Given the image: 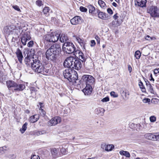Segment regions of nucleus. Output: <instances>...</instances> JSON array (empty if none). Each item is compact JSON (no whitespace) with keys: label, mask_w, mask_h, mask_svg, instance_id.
<instances>
[{"label":"nucleus","mask_w":159,"mask_h":159,"mask_svg":"<svg viewBox=\"0 0 159 159\" xmlns=\"http://www.w3.org/2000/svg\"><path fill=\"white\" fill-rule=\"evenodd\" d=\"M61 50L60 45L58 44H54L51 46L47 50L46 52V57L49 60L54 61L56 58V55Z\"/></svg>","instance_id":"f257e3e1"},{"label":"nucleus","mask_w":159,"mask_h":159,"mask_svg":"<svg viewBox=\"0 0 159 159\" xmlns=\"http://www.w3.org/2000/svg\"><path fill=\"white\" fill-rule=\"evenodd\" d=\"M33 62H31V67L35 72L38 73L45 75L49 72V70L45 69L44 66L38 59L31 58Z\"/></svg>","instance_id":"f03ea898"},{"label":"nucleus","mask_w":159,"mask_h":159,"mask_svg":"<svg viewBox=\"0 0 159 159\" xmlns=\"http://www.w3.org/2000/svg\"><path fill=\"white\" fill-rule=\"evenodd\" d=\"M63 75L66 79L73 83H76V81L78 80L77 72L75 70L72 71L71 69H66L63 72Z\"/></svg>","instance_id":"7ed1b4c3"},{"label":"nucleus","mask_w":159,"mask_h":159,"mask_svg":"<svg viewBox=\"0 0 159 159\" xmlns=\"http://www.w3.org/2000/svg\"><path fill=\"white\" fill-rule=\"evenodd\" d=\"M62 49L66 53L71 54L75 53L76 51V48L73 44L69 42H65L62 46Z\"/></svg>","instance_id":"20e7f679"},{"label":"nucleus","mask_w":159,"mask_h":159,"mask_svg":"<svg viewBox=\"0 0 159 159\" xmlns=\"http://www.w3.org/2000/svg\"><path fill=\"white\" fill-rule=\"evenodd\" d=\"M60 34L56 32H53L45 36V40L49 42H55L58 40Z\"/></svg>","instance_id":"39448f33"},{"label":"nucleus","mask_w":159,"mask_h":159,"mask_svg":"<svg viewBox=\"0 0 159 159\" xmlns=\"http://www.w3.org/2000/svg\"><path fill=\"white\" fill-rule=\"evenodd\" d=\"M147 12L150 14L152 17H159V10L155 6H151L147 9Z\"/></svg>","instance_id":"423d86ee"},{"label":"nucleus","mask_w":159,"mask_h":159,"mask_svg":"<svg viewBox=\"0 0 159 159\" xmlns=\"http://www.w3.org/2000/svg\"><path fill=\"white\" fill-rule=\"evenodd\" d=\"M75 58L73 57H69L65 60L63 65L65 67L72 69Z\"/></svg>","instance_id":"0eeeda50"},{"label":"nucleus","mask_w":159,"mask_h":159,"mask_svg":"<svg viewBox=\"0 0 159 159\" xmlns=\"http://www.w3.org/2000/svg\"><path fill=\"white\" fill-rule=\"evenodd\" d=\"M82 79L86 85H91L94 82V78L92 76L89 75H84L82 76Z\"/></svg>","instance_id":"6e6552de"},{"label":"nucleus","mask_w":159,"mask_h":159,"mask_svg":"<svg viewBox=\"0 0 159 159\" xmlns=\"http://www.w3.org/2000/svg\"><path fill=\"white\" fill-rule=\"evenodd\" d=\"M61 121V118L59 116H56L52 118L48 122V125L49 126H54L60 123Z\"/></svg>","instance_id":"1a4fd4ad"},{"label":"nucleus","mask_w":159,"mask_h":159,"mask_svg":"<svg viewBox=\"0 0 159 159\" xmlns=\"http://www.w3.org/2000/svg\"><path fill=\"white\" fill-rule=\"evenodd\" d=\"M74 54L82 61L84 62L85 61L86 58L85 57L84 53L80 51L77 50L76 51H75Z\"/></svg>","instance_id":"9d476101"},{"label":"nucleus","mask_w":159,"mask_h":159,"mask_svg":"<svg viewBox=\"0 0 159 159\" xmlns=\"http://www.w3.org/2000/svg\"><path fill=\"white\" fill-rule=\"evenodd\" d=\"M93 89L91 85H86L85 88L82 90L83 92L85 95H90L92 93Z\"/></svg>","instance_id":"9b49d317"},{"label":"nucleus","mask_w":159,"mask_h":159,"mask_svg":"<svg viewBox=\"0 0 159 159\" xmlns=\"http://www.w3.org/2000/svg\"><path fill=\"white\" fill-rule=\"evenodd\" d=\"M147 0H135L134 5L136 7H143L146 6Z\"/></svg>","instance_id":"f8f14e48"},{"label":"nucleus","mask_w":159,"mask_h":159,"mask_svg":"<svg viewBox=\"0 0 159 159\" xmlns=\"http://www.w3.org/2000/svg\"><path fill=\"white\" fill-rule=\"evenodd\" d=\"M82 20L80 17L76 16L70 20V22L73 25H77L81 23L82 22Z\"/></svg>","instance_id":"ddd939ff"},{"label":"nucleus","mask_w":159,"mask_h":159,"mask_svg":"<svg viewBox=\"0 0 159 159\" xmlns=\"http://www.w3.org/2000/svg\"><path fill=\"white\" fill-rule=\"evenodd\" d=\"M82 66L81 63L80 61L78 60L75 59L74 63L73 69H75L77 70H80Z\"/></svg>","instance_id":"4468645a"},{"label":"nucleus","mask_w":159,"mask_h":159,"mask_svg":"<svg viewBox=\"0 0 159 159\" xmlns=\"http://www.w3.org/2000/svg\"><path fill=\"white\" fill-rule=\"evenodd\" d=\"M31 37L30 35L25 34L23 35L21 38V42L23 45L26 44V42L28 40H30Z\"/></svg>","instance_id":"2eb2a0df"},{"label":"nucleus","mask_w":159,"mask_h":159,"mask_svg":"<svg viewBox=\"0 0 159 159\" xmlns=\"http://www.w3.org/2000/svg\"><path fill=\"white\" fill-rule=\"evenodd\" d=\"M16 56L19 61L20 63H22V60L23 58L21 51L19 48H17L16 52Z\"/></svg>","instance_id":"dca6fc26"},{"label":"nucleus","mask_w":159,"mask_h":159,"mask_svg":"<svg viewBox=\"0 0 159 159\" xmlns=\"http://www.w3.org/2000/svg\"><path fill=\"white\" fill-rule=\"evenodd\" d=\"M6 85L8 89L13 88L14 89L16 83L12 80H9L6 82Z\"/></svg>","instance_id":"f3484780"},{"label":"nucleus","mask_w":159,"mask_h":159,"mask_svg":"<svg viewBox=\"0 0 159 159\" xmlns=\"http://www.w3.org/2000/svg\"><path fill=\"white\" fill-rule=\"evenodd\" d=\"M39 118V115H35L30 117L29 121L31 123H35L38 121Z\"/></svg>","instance_id":"a211bd4d"},{"label":"nucleus","mask_w":159,"mask_h":159,"mask_svg":"<svg viewBox=\"0 0 159 159\" xmlns=\"http://www.w3.org/2000/svg\"><path fill=\"white\" fill-rule=\"evenodd\" d=\"M99 18L102 20H107L108 18V15L100 11L98 14Z\"/></svg>","instance_id":"6ab92c4d"},{"label":"nucleus","mask_w":159,"mask_h":159,"mask_svg":"<svg viewBox=\"0 0 159 159\" xmlns=\"http://www.w3.org/2000/svg\"><path fill=\"white\" fill-rule=\"evenodd\" d=\"M144 137L145 138L149 139L152 140V141H154L155 139H154L155 135L152 133H147L145 134Z\"/></svg>","instance_id":"aec40b11"},{"label":"nucleus","mask_w":159,"mask_h":159,"mask_svg":"<svg viewBox=\"0 0 159 159\" xmlns=\"http://www.w3.org/2000/svg\"><path fill=\"white\" fill-rule=\"evenodd\" d=\"M120 23L118 20H113L109 24L110 27L111 28H114L120 25Z\"/></svg>","instance_id":"412c9836"},{"label":"nucleus","mask_w":159,"mask_h":159,"mask_svg":"<svg viewBox=\"0 0 159 159\" xmlns=\"http://www.w3.org/2000/svg\"><path fill=\"white\" fill-rule=\"evenodd\" d=\"M73 37L75 39L76 41L81 46H84V40L81 39L79 36L74 35L73 36Z\"/></svg>","instance_id":"4be33fe9"},{"label":"nucleus","mask_w":159,"mask_h":159,"mask_svg":"<svg viewBox=\"0 0 159 159\" xmlns=\"http://www.w3.org/2000/svg\"><path fill=\"white\" fill-rule=\"evenodd\" d=\"M25 88L24 85L22 84H17L16 83V85H15L14 90H15L20 91L23 90Z\"/></svg>","instance_id":"5701e85b"},{"label":"nucleus","mask_w":159,"mask_h":159,"mask_svg":"<svg viewBox=\"0 0 159 159\" xmlns=\"http://www.w3.org/2000/svg\"><path fill=\"white\" fill-rule=\"evenodd\" d=\"M68 38L66 35L62 34L60 37L59 40L61 43H64L68 40Z\"/></svg>","instance_id":"b1692460"},{"label":"nucleus","mask_w":159,"mask_h":159,"mask_svg":"<svg viewBox=\"0 0 159 159\" xmlns=\"http://www.w3.org/2000/svg\"><path fill=\"white\" fill-rule=\"evenodd\" d=\"M95 111L96 114L100 116H102L103 114L105 111L103 108L99 107L96 108Z\"/></svg>","instance_id":"393cba45"},{"label":"nucleus","mask_w":159,"mask_h":159,"mask_svg":"<svg viewBox=\"0 0 159 159\" xmlns=\"http://www.w3.org/2000/svg\"><path fill=\"white\" fill-rule=\"evenodd\" d=\"M58 150L55 148L52 149L51 150V154L54 158H55L58 156Z\"/></svg>","instance_id":"a878e982"},{"label":"nucleus","mask_w":159,"mask_h":159,"mask_svg":"<svg viewBox=\"0 0 159 159\" xmlns=\"http://www.w3.org/2000/svg\"><path fill=\"white\" fill-rule=\"evenodd\" d=\"M120 154L122 155L125 156L127 157H129L130 156V154L128 152L124 151L123 150L120 151Z\"/></svg>","instance_id":"bb28decb"},{"label":"nucleus","mask_w":159,"mask_h":159,"mask_svg":"<svg viewBox=\"0 0 159 159\" xmlns=\"http://www.w3.org/2000/svg\"><path fill=\"white\" fill-rule=\"evenodd\" d=\"M105 146V150L108 151H111L114 147L112 144H108Z\"/></svg>","instance_id":"cd10ccee"},{"label":"nucleus","mask_w":159,"mask_h":159,"mask_svg":"<svg viewBox=\"0 0 159 159\" xmlns=\"http://www.w3.org/2000/svg\"><path fill=\"white\" fill-rule=\"evenodd\" d=\"M31 61V57L28 56L25 58L24 60V61L25 64L27 66H30Z\"/></svg>","instance_id":"c85d7f7f"},{"label":"nucleus","mask_w":159,"mask_h":159,"mask_svg":"<svg viewBox=\"0 0 159 159\" xmlns=\"http://www.w3.org/2000/svg\"><path fill=\"white\" fill-rule=\"evenodd\" d=\"M46 133V132L43 130L41 131H34L33 132V134L34 135L39 136L40 135L45 134Z\"/></svg>","instance_id":"c756f323"},{"label":"nucleus","mask_w":159,"mask_h":159,"mask_svg":"<svg viewBox=\"0 0 159 159\" xmlns=\"http://www.w3.org/2000/svg\"><path fill=\"white\" fill-rule=\"evenodd\" d=\"M28 125V123L27 122H25L21 128L20 129V131L22 134H23L25 132V131L27 129V126Z\"/></svg>","instance_id":"7c9ffc66"},{"label":"nucleus","mask_w":159,"mask_h":159,"mask_svg":"<svg viewBox=\"0 0 159 159\" xmlns=\"http://www.w3.org/2000/svg\"><path fill=\"white\" fill-rule=\"evenodd\" d=\"M7 147L6 146H4L1 147H0V153L3 154L7 150Z\"/></svg>","instance_id":"2f4dec72"},{"label":"nucleus","mask_w":159,"mask_h":159,"mask_svg":"<svg viewBox=\"0 0 159 159\" xmlns=\"http://www.w3.org/2000/svg\"><path fill=\"white\" fill-rule=\"evenodd\" d=\"M139 86L140 88L141 89V90L143 92H145V87L143 85V84L142 82L141 81L139 82Z\"/></svg>","instance_id":"473e14b6"},{"label":"nucleus","mask_w":159,"mask_h":159,"mask_svg":"<svg viewBox=\"0 0 159 159\" xmlns=\"http://www.w3.org/2000/svg\"><path fill=\"white\" fill-rule=\"evenodd\" d=\"M49 11V9L48 7H45L43 10V12L44 13V14L46 16H48V12Z\"/></svg>","instance_id":"72a5a7b5"},{"label":"nucleus","mask_w":159,"mask_h":159,"mask_svg":"<svg viewBox=\"0 0 159 159\" xmlns=\"http://www.w3.org/2000/svg\"><path fill=\"white\" fill-rule=\"evenodd\" d=\"M141 53L140 51L138 50L135 52V57L137 59L140 58L141 56Z\"/></svg>","instance_id":"f704fd0d"},{"label":"nucleus","mask_w":159,"mask_h":159,"mask_svg":"<svg viewBox=\"0 0 159 159\" xmlns=\"http://www.w3.org/2000/svg\"><path fill=\"white\" fill-rule=\"evenodd\" d=\"M30 89L32 95H34L36 94V90L34 87H31L30 88Z\"/></svg>","instance_id":"c9c22d12"},{"label":"nucleus","mask_w":159,"mask_h":159,"mask_svg":"<svg viewBox=\"0 0 159 159\" xmlns=\"http://www.w3.org/2000/svg\"><path fill=\"white\" fill-rule=\"evenodd\" d=\"M60 151L61 153L63 154H67V151L66 148H64L62 147L60 148Z\"/></svg>","instance_id":"e433bc0d"},{"label":"nucleus","mask_w":159,"mask_h":159,"mask_svg":"<svg viewBox=\"0 0 159 159\" xmlns=\"http://www.w3.org/2000/svg\"><path fill=\"white\" fill-rule=\"evenodd\" d=\"M98 4L101 7H105L106 4L102 0H99Z\"/></svg>","instance_id":"4c0bfd02"},{"label":"nucleus","mask_w":159,"mask_h":159,"mask_svg":"<svg viewBox=\"0 0 159 159\" xmlns=\"http://www.w3.org/2000/svg\"><path fill=\"white\" fill-rule=\"evenodd\" d=\"M89 12L90 13H93L95 11V8L93 6L90 5L89 6Z\"/></svg>","instance_id":"58836bf2"},{"label":"nucleus","mask_w":159,"mask_h":159,"mask_svg":"<svg viewBox=\"0 0 159 159\" xmlns=\"http://www.w3.org/2000/svg\"><path fill=\"white\" fill-rule=\"evenodd\" d=\"M149 49H145L143 50V53H144V55L147 56L150 54L149 52Z\"/></svg>","instance_id":"ea45409f"},{"label":"nucleus","mask_w":159,"mask_h":159,"mask_svg":"<svg viewBox=\"0 0 159 159\" xmlns=\"http://www.w3.org/2000/svg\"><path fill=\"white\" fill-rule=\"evenodd\" d=\"M148 88L149 91L152 93H154V91L153 89V87L151 85H148V86L147 87Z\"/></svg>","instance_id":"a19ab883"},{"label":"nucleus","mask_w":159,"mask_h":159,"mask_svg":"<svg viewBox=\"0 0 159 159\" xmlns=\"http://www.w3.org/2000/svg\"><path fill=\"white\" fill-rule=\"evenodd\" d=\"M36 4L38 6L40 7L43 5V3L41 0H38L36 2Z\"/></svg>","instance_id":"79ce46f5"},{"label":"nucleus","mask_w":159,"mask_h":159,"mask_svg":"<svg viewBox=\"0 0 159 159\" xmlns=\"http://www.w3.org/2000/svg\"><path fill=\"white\" fill-rule=\"evenodd\" d=\"M110 95L111 96H112L114 98H116L118 96V94L114 91L111 92L110 93Z\"/></svg>","instance_id":"37998d69"},{"label":"nucleus","mask_w":159,"mask_h":159,"mask_svg":"<svg viewBox=\"0 0 159 159\" xmlns=\"http://www.w3.org/2000/svg\"><path fill=\"white\" fill-rule=\"evenodd\" d=\"M143 102L145 103H149L150 102V99L148 98H145L143 100Z\"/></svg>","instance_id":"c03bdc74"},{"label":"nucleus","mask_w":159,"mask_h":159,"mask_svg":"<svg viewBox=\"0 0 159 159\" xmlns=\"http://www.w3.org/2000/svg\"><path fill=\"white\" fill-rule=\"evenodd\" d=\"M80 10L81 11L86 12L87 11V9L84 7L81 6L80 7Z\"/></svg>","instance_id":"a18cd8bd"},{"label":"nucleus","mask_w":159,"mask_h":159,"mask_svg":"<svg viewBox=\"0 0 159 159\" xmlns=\"http://www.w3.org/2000/svg\"><path fill=\"white\" fill-rule=\"evenodd\" d=\"M145 39L148 40H153V38L150 37L149 35H147L145 37ZM154 39H155V38H154Z\"/></svg>","instance_id":"49530a36"},{"label":"nucleus","mask_w":159,"mask_h":159,"mask_svg":"<svg viewBox=\"0 0 159 159\" xmlns=\"http://www.w3.org/2000/svg\"><path fill=\"white\" fill-rule=\"evenodd\" d=\"M150 120L151 122H154L156 121V118L153 116H151L150 117Z\"/></svg>","instance_id":"de8ad7c7"},{"label":"nucleus","mask_w":159,"mask_h":159,"mask_svg":"<svg viewBox=\"0 0 159 159\" xmlns=\"http://www.w3.org/2000/svg\"><path fill=\"white\" fill-rule=\"evenodd\" d=\"M34 44V42L32 41H30L27 44V46L28 47H30L33 46Z\"/></svg>","instance_id":"09e8293b"},{"label":"nucleus","mask_w":159,"mask_h":159,"mask_svg":"<svg viewBox=\"0 0 159 159\" xmlns=\"http://www.w3.org/2000/svg\"><path fill=\"white\" fill-rule=\"evenodd\" d=\"M109 98L108 97H106L103 98L102 99V102H107L108 101H109Z\"/></svg>","instance_id":"8fccbe9b"},{"label":"nucleus","mask_w":159,"mask_h":159,"mask_svg":"<svg viewBox=\"0 0 159 159\" xmlns=\"http://www.w3.org/2000/svg\"><path fill=\"white\" fill-rule=\"evenodd\" d=\"M31 159H40V158L38 156L34 155L32 156Z\"/></svg>","instance_id":"3c124183"},{"label":"nucleus","mask_w":159,"mask_h":159,"mask_svg":"<svg viewBox=\"0 0 159 159\" xmlns=\"http://www.w3.org/2000/svg\"><path fill=\"white\" fill-rule=\"evenodd\" d=\"M96 44L94 40H92L91 41L90 46L92 47L94 46Z\"/></svg>","instance_id":"603ef678"},{"label":"nucleus","mask_w":159,"mask_h":159,"mask_svg":"<svg viewBox=\"0 0 159 159\" xmlns=\"http://www.w3.org/2000/svg\"><path fill=\"white\" fill-rule=\"evenodd\" d=\"M12 7L18 11H20V9L19 8V7L17 6H13Z\"/></svg>","instance_id":"864d4df0"},{"label":"nucleus","mask_w":159,"mask_h":159,"mask_svg":"<svg viewBox=\"0 0 159 159\" xmlns=\"http://www.w3.org/2000/svg\"><path fill=\"white\" fill-rule=\"evenodd\" d=\"M154 139H155L154 140V141H159V134L155 135Z\"/></svg>","instance_id":"5fc2aeb1"},{"label":"nucleus","mask_w":159,"mask_h":159,"mask_svg":"<svg viewBox=\"0 0 159 159\" xmlns=\"http://www.w3.org/2000/svg\"><path fill=\"white\" fill-rule=\"evenodd\" d=\"M95 39H96L97 43H100V39L98 35H96L95 37Z\"/></svg>","instance_id":"6e6d98bb"},{"label":"nucleus","mask_w":159,"mask_h":159,"mask_svg":"<svg viewBox=\"0 0 159 159\" xmlns=\"http://www.w3.org/2000/svg\"><path fill=\"white\" fill-rule=\"evenodd\" d=\"M107 11L108 13L110 14H112L113 13V11L110 8H108L107 9Z\"/></svg>","instance_id":"4d7b16f0"},{"label":"nucleus","mask_w":159,"mask_h":159,"mask_svg":"<svg viewBox=\"0 0 159 159\" xmlns=\"http://www.w3.org/2000/svg\"><path fill=\"white\" fill-rule=\"evenodd\" d=\"M154 74H156L159 73V68L158 69H155L154 70Z\"/></svg>","instance_id":"13d9d810"},{"label":"nucleus","mask_w":159,"mask_h":159,"mask_svg":"<svg viewBox=\"0 0 159 159\" xmlns=\"http://www.w3.org/2000/svg\"><path fill=\"white\" fill-rule=\"evenodd\" d=\"M9 27L6 26L4 28V30L6 32V33L7 34L9 32V31H8V30L9 29Z\"/></svg>","instance_id":"bf43d9fd"},{"label":"nucleus","mask_w":159,"mask_h":159,"mask_svg":"<svg viewBox=\"0 0 159 159\" xmlns=\"http://www.w3.org/2000/svg\"><path fill=\"white\" fill-rule=\"evenodd\" d=\"M118 16H117V14L116 13L115 15H114L113 16V18L114 19H115V20H117L118 18Z\"/></svg>","instance_id":"052dcab7"},{"label":"nucleus","mask_w":159,"mask_h":159,"mask_svg":"<svg viewBox=\"0 0 159 159\" xmlns=\"http://www.w3.org/2000/svg\"><path fill=\"white\" fill-rule=\"evenodd\" d=\"M128 66V70L129 72V73H130L132 71V67L130 66V65H129Z\"/></svg>","instance_id":"680f3d73"},{"label":"nucleus","mask_w":159,"mask_h":159,"mask_svg":"<svg viewBox=\"0 0 159 159\" xmlns=\"http://www.w3.org/2000/svg\"><path fill=\"white\" fill-rule=\"evenodd\" d=\"M145 82L147 87L148 86V85H151V84H150V82L148 80L145 81Z\"/></svg>","instance_id":"e2e57ef3"},{"label":"nucleus","mask_w":159,"mask_h":159,"mask_svg":"<svg viewBox=\"0 0 159 159\" xmlns=\"http://www.w3.org/2000/svg\"><path fill=\"white\" fill-rule=\"evenodd\" d=\"M150 77H151V79H150V80L151 81H154V80L153 79V78L152 75V74H151Z\"/></svg>","instance_id":"0e129e2a"},{"label":"nucleus","mask_w":159,"mask_h":159,"mask_svg":"<svg viewBox=\"0 0 159 159\" xmlns=\"http://www.w3.org/2000/svg\"><path fill=\"white\" fill-rule=\"evenodd\" d=\"M112 5H113L115 7H116L117 6V4H116V3L115 2H113V3H112Z\"/></svg>","instance_id":"69168bd1"},{"label":"nucleus","mask_w":159,"mask_h":159,"mask_svg":"<svg viewBox=\"0 0 159 159\" xmlns=\"http://www.w3.org/2000/svg\"><path fill=\"white\" fill-rule=\"evenodd\" d=\"M39 104L40 105V108L41 109L42 107H43L42 105H43V103H41V102H40L39 103Z\"/></svg>","instance_id":"338daca9"},{"label":"nucleus","mask_w":159,"mask_h":159,"mask_svg":"<svg viewBox=\"0 0 159 159\" xmlns=\"http://www.w3.org/2000/svg\"><path fill=\"white\" fill-rule=\"evenodd\" d=\"M2 72L0 71V79L2 77Z\"/></svg>","instance_id":"774afa93"}]
</instances>
